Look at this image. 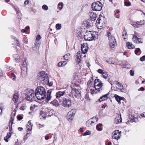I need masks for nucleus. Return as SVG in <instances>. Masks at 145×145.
<instances>
[{"label":"nucleus","instance_id":"09e8293b","mask_svg":"<svg viewBox=\"0 0 145 145\" xmlns=\"http://www.w3.org/2000/svg\"><path fill=\"white\" fill-rule=\"evenodd\" d=\"M70 56V55L69 54H66L63 57L64 59L65 60H68Z\"/></svg>","mask_w":145,"mask_h":145},{"label":"nucleus","instance_id":"412c9836","mask_svg":"<svg viewBox=\"0 0 145 145\" xmlns=\"http://www.w3.org/2000/svg\"><path fill=\"white\" fill-rule=\"evenodd\" d=\"M115 123L116 124H118L122 122V119L121 118V115L119 114L118 117H117L115 118L114 120Z\"/></svg>","mask_w":145,"mask_h":145},{"label":"nucleus","instance_id":"4d7b16f0","mask_svg":"<svg viewBox=\"0 0 145 145\" xmlns=\"http://www.w3.org/2000/svg\"><path fill=\"white\" fill-rule=\"evenodd\" d=\"M101 20V19H100V18H99L96 21V23L98 24H100V23Z\"/></svg>","mask_w":145,"mask_h":145},{"label":"nucleus","instance_id":"3c124183","mask_svg":"<svg viewBox=\"0 0 145 145\" xmlns=\"http://www.w3.org/2000/svg\"><path fill=\"white\" fill-rule=\"evenodd\" d=\"M124 67L128 69H130L131 67V65L129 64H127L125 65Z\"/></svg>","mask_w":145,"mask_h":145},{"label":"nucleus","instance_id":"72a5a7b5","mask_svg":"<svg viewBox=\"0 0 145 145\" xmlns=\"http://www.w3.org/2000/svg\"><path fill=\"white\" fill-rule=\"evenodd\" d=\"M41 38V37L39 35H38L36 37V40H35V42H40L41 43V42L40 41V39Z\"/></svg>","mask_w":145,"mask_h":145},{"label":"nucleus","instance_id":"680f3d73","mask_svg":"<svg viewBox=\"0 0 145 145\" xmlns=\"http://www.w3.org/2000/svg\"><path fill=\"white\" fill-rule=\"evenodd\" d=\"M29 3V0H26L24 2V5H27Z\"/></svg>","mask_w":145,"mask_h":145},{"label":"nucleus","instance_id":"a211bd4d","mask_svg":"<svg viewBox=\"0 0 145 145\" xmlns=\"http://www.w3.org/2000/svg\"><path fill=\"white\" fill-rule=\"evenodd\" d=\"M40 43V42H35L34 44L33 47V50L35 51H37L39 49Z\"/></svg>","mask_w":145,"mask_h":145},{"label":"nucleus","instance_id":"79ce46f5","mask_svg":"<svg viewBox=\"0 0 145 145\" xmlns=\"http://www.w3.org/2000/svg\"><path fill=\"white\" fill-rule=\"evenodd\" d=\"M57 29L60 30L61 28V24H57L56 25Z\"/></svg>","mask_w":145,"mask_h":145},{"label":"nucleus","instance_id":"e433bc0d","mask_svg":"<svg viewBox=\"0 0 145 145\" xmlns=\"http://www.w3.org/2000/svg\"><path fill=\"white\" fill-rule=\"evenodd\" d=\"M76 33H77L76 35L77 37H82V33L80 31H79L78 30H77L76 31Z\"/></svg>","mask_w":145,"mask_h":145},{"label":"nucleus","instance_id":"6e6d98bb","mask_svg":"<svg viewBox=\"0 0 145 145\" xmlns=\"http://www.w3.org/2000/svg\"><path fill=\"white\" fill-rule=\"evenodd\" d=\"M17 119L19 120H21L23 119L22 117L20 115L18 116H17Z\"/></svg>","mask_w":145,"mask_h":145},{"label":"nucleus","instance_id":"e2e57ef3","mask_svg":"<svg viewBox=\"0 0 145 145\" xmlns=\"http://www.w3.org/2000/svg\"><path fill=\"white\" fill-rule=\"evenodd\" d=\"M3 109V108L2 106H0V115H2V113Z\"/></svg>","mask_w":145,"mask_h":145},{"label":"nucleus","instance_id":"bf43d9fd","mask_svg":"<svg viewBox=\"0 0 145 145\" xmlns=\"http://www.w3.org/2000/svg\"><path fill=\"white\" fill-rule=\"evenodd\" d=\"M122 63V61H118V62H116V64L117 65H120Z\"/></svg>","mask_w":145,"mask_h":145},{"label":"nucleus","instance_id":"2eb2a0df","mask_svg":"<svg viewBox=\"0 0 145 145\" xmlns=\"http://www.w3.org/2000/svg\"><path fill=\"white\" fill-rule=\"evenodd\" d=\"M27 63L25 61L23 63L21 68V73L22 76H25L27 74Z\"/></svg>","mask_w":145,"mask_h":145},{"label":"nucleus","instance_id":"0eeeda50","mask_svg":"<svg viewBox=\"0 0 145 145\" xmlns=\"http://www.w3.org/2000/svg\"><path fill=\"white\" fill-rule=\"evenodd\" d=\"M98 120L97 116L93 117L92 118L87 121L86 123V125L87 127H89L96 124Z\"/></svg>","mask_w":145,"mask_h":145},{"label":"nucleus","instance_id":"39448f33","mask_svg":"<svg viewBox=\"0 0 145 145\" xmlns=\"http://www.w3.org/2000/svg\"><path fill=\"white\" fill-rule=\"evenodd\" d=\"M54 113V112L53 110L49 109L48 108H43L40 112V115L42 116L43 118H45V116H50Z\"/></svg>","mask_w":145,"mask_h":145},{"label":"nucleus","instance_id":"58836bf2","mask_svg":"<svg viewBox=\"0 0 145 145\" xmlns=\"http://www.w3.org/2000/svg\"><path fill=\"white\" fill-rule=\"evenodd\" d=\"M61 6V7H58V8L60 10H61L63 8V3L60 2L58 3V6Z\"/></svg>","mask_w":145,"mask_h":145},{"label":"nucleus","instance_id":"4c0bfd02","mask_svg":"<svg viewBox=\"0 0 145 145\" xmlns=\"http://www.w3.org/2000/svg\"><path fill=\"white\" fill-rule=\"evenodd\" d=\"M102 76L103 78H104L106 79L107 78V77H108V75L107 74V72H104L102 74Z\"/></svg>","mask_w":145,"mask_h":145},{"label":"nucleus","instance_id":"6e6552de","mask_svg":"<svg viewBox=\"0 0 145 145\" xmlns=\"http://www.w3.org/2000/svg\"><path fill=\"white\" fill-rule=\"evenodd\" d=\"M101 80L99 79H95L94 80V86L96 90L100 91L102 90L103 83L101 82Z\"/></svg>","mask_w":145,"mask_h":145},{"label":"nucleus","instance_id":"69168bd1","mask_svg":"<svg viewBox=\"0 0 145 145\" xmlns=\"http://www.w3.org/2000/svg\"><path fill=\"white\" fill-rule=\"evenodd\" d=\"M20 109L21 110H24L25 109V106H22L20 108Z\"/></svg>","mask_w":145,"mask_h":145},{"label":"nucleus","instance_id":"a19ab883","mask_svg":"<svg viewBox=\"0 0 145 145\" xmlns=\"http://www.w3.org/2000/svg\"><path fill=\"white\" fill-rule=\"evenodd\" d=\"M10 78H12V80L13 81H14L16 80V76L15 74L13 73H11V74Z\"/></svg>","mask_w":145,"mask_h":145},{"label":"nucleus","instance_id":"052dcab7","mask_svg":"<svg viewBox=\"0 0 145 145\" xmlns=\"http://www.w3.org/2000/svg\"><path fill=\"white\" fill-rule=\"evenodd\" d=\"M63 63H62V62H59L58 63V66L59 67H62L63 66Z\"/></svg>","mask_w":145,"mask_h":145},{"label":"nucleus","instance_id":"9d476101","mask_svg":"<svg viewBox=\"0 0 145 145\" xmlns=\"http://www.w3.org/2000/svg\"><path fill=\"white\" fill-rule=\"evenodd\" d=\"M80 93V90L74 88L72 89L71 92L73 98L75 97L77 98H79L81 96V94Z\"/></svg>","mask_w":145,"mask_h":145},{"label":"nucleus","instance_id":"864d4df0","mask_svg":"<svg viewBox=\"0 0 145 145\" xmlns=\"http://www.w3.org/2000/svg\"><path fill=\"white\" fill-rule=\"evenodd\" d=\"M130 73L131 75V76H133L134 75V71L132 70H131L130 71Z\"/></svg>","mask_w":145,"mask_h":145},{"label":"nucleus","instance_id":"dca6fc26","mask_svg":"<svg viewBox=\"0 0 145 145\" xmlns=\"http://www.w3.org/2000/svg\"><path fill=\"white\" fill-rule=\"evenodd\" d=\"M87 44H84L81 45V51L82 53L85 54L88 51V47Z\"/></svg>","mask_w":145,"mask_h":145},{"label":"nucleus","instance_id":"473e14b6","mask_svg":"<svg viewBox=\"0 0 145 145\" xmlns=\"http://www.w3.org/2000/svg\"><path fill=\"white\" fill-rule=\"evenodd\" d=\"M145 23V21L144 20H142L136 22V24L137 25H142L144 24Z\"/></svg>","mask_w":145,"mask_h":145},{"label":"nucleus","instance_id":"8fccbe9b","mask_svg":"<svg viewBox=\"0 0 145 145\" xmlns=\"http://www.w3.org/2000/svg\"><path fill=\"white\" fill-rule=\"evenodd\" d=\"M124 4L126 6H130L131 5V3L129 1H125L124 2Z\"/></svg>","mask_w":145,"mask_h":145},{"label":"nucleus","instance_id":"aec40b11","mask_svg":"<svg viewBox=\"0 0 145 145\" xmlns=\"http://www.w3.org/2000/svg\"><path fill=\"white\" fill-rule=\"evenodd\" d=\"M19 98L18 93H15L13 95L12 100L14 103H16L18 101V98Z\"/></svg>","mask_w":145,"mask_h":145},{"label":"nucleus","instance_id":"c03bdc74","mask_svg":"<svg viewBox=\"0 0 145 145\" xmlns=\"http://www.w3.org/2000/svg\"><path fill=\"white\" fill-rule=\"evenodd\" d=\"M91 134V132L89 130H87L83 134V136H86L87 135H89Z\"/></svg>","mask_w":145,"mask_h":145},{"label":"nucleus","instance_id":"2f4dec72","mask_svg":"<svg viewBox=\"0 0 145 145\" xmlns=\"http://www.w3.org/2000/svg\"><path fill=\"white\" fill-rule=\"evenodd\" d=\"M122 36L123 38L124 39V40H126V39L127 38V33L125 30L123 31Z\"/></svg>","mask_w":145,"mask_h":145},{"label":"nucleus","instance_id":"f8f14e48","mask_svg":"<svg viewBox=\"0 0 145 145\" xmlns=\"http://www.w3.org/2000/svg\"><path fill=\"white\" fill-rule=\"evenodd\" d=\"M76 112L75 109H72L68 113L67 118L69 121H71L73 118Z\"/></svg>","mask_w":145,"mask_h":145},{"label":"nucleus","instance_id":"b1692460","mask_svg":"<svg viewBox=\"0 0 145 145\" xmlns=\"http://www.w3.org/2000/svg\"><path fill=\"white\" fill-rule=\"evenodd\" d=\"M114 97H115L116 100L118 103H120V101L121 100H123L125 99V98L124 97H120L116 94H115L114 95Z\"/></svg>","mask_w":145,"mask_h":145},{"label":"nucleus","instance_id":"bb28decb","mask_svg":"<svg viewBox=\"0 0 145 145\" xmlns=\"http://www.w3.org/2000/svg\"><path fill=\"white\" fill-rule=\"evenodd\" d=\"M89 15L90 16L91 19L92 20H95L96 18V14H95L93 12H90Z\"/></svg>","mask_w":145,"mask_h":145},{"label":"nucleus","instance_id":"cd10ccee","mask_svg":"<svg viewBox=\"0 0 145 145\" xmlns=\"http://www.w3.org/2000/svg\"><path fill=\"white\" fill-rule=\"evenodd\" d=\"M88 20H86L84 21L83 25L86 27V28H89L91 26V23L89 22Z\"/></svg>","mask_w":145,"mask_h":145},{"label":"nucleus","instance_id":"a878e982","mask_svg":"<svg viewBox=\"0 0 145 145\" xmlns=\"http://www.w3.org/2000/svg\"><path fill=\"white\" fill-rule=\"evenodd\" d=\"M65 91H58L56 93V97L57 98L60 97L64 95L65 94Z\"/></svg>","mask_w":145,"mask_h":145},{"label":"nucleus","instance_id":"a18cd8bd","mask_svg":"<svg viewBox=\"0 0 145 145\" xmlns=\"http://www.w3.org/2000/svg\"><path fill=\"white\" fill-rule=\"evenodd\" d=\"M43 9L45 10H47L48 9V7L46 5H44L42 7Z\"/></svg>","mask_w":145,"mask_h":145},{"label":"nucleus","instance_id":"7ed1b4c3","mask_svg":"<svg viewBox=\"0 0 145 145\" xmlns=\"http://www.w3.org/2000/svg\"><path fill=\"white\" fill-rule=\"evenodd\" d=\"M107 34L108 37L109 44L112 50H114L116 46V42L115 37L112 35L109 32H107Z\"/></svg>","mask_w":145,"mask_h":145},{"label":"nucleus","instance_id":"423d86ee","mask_svg":"<svg viewBox=\"0 0 145 145\" xmlns=\"http://www.w3.org/2000/svg\"><path fill=\"white\" fill-rule=\"evenodd\" d=\"M91 7L94 11H100L102 9V4L100 1L94 2L92 4Z\"/></svg>","mask_w":145,"mask_h":145},{"label":"nucleus","instance_id":"0e129e2a","mask_svg":"<svg viewBox=\"0 0 145 145\" xmlns=\"http://www.w3.org/2000/svg\"><path fill=\"white\" fill-rule=\"evenodd\" d=\"M9 138H8V137L6 136L4 138V140H5V141L7 142H8V139Z\"/></svg>","mask_w":145,"mask_h":145},{"label":"nucleus","instance_id":"f03ea898","mask_svg":"<svg viewBox=\"0 0 145 145\" xmlns=\"http://www.w3.org/2000/svg\"><path fill=\"white\" fill-rule=\"evenodd\" d=\"M98 33L94 31H86L84 35V38L85 40L89 41L95 40L98 39Z\"/></svg>","mask_w":145,"mask_h":145},{"label":"nucleus","instance_id":"5701e85b","mask_svg":"<svg viewBox=\"0 0 145 145\" xmlns=\"http://www.w3.org/2000/svg\"><path fill=\"white\" fill-rule=\"evenodd\" d=\"M108 93L100 97V98L99 99V102H101L102 101H103L107 99H108Z\"/></svg>","mask_w":145,"mask_h":145},{"label":"nucleus","instance_id":"338daca9","mask_svg":"<svg viewBox=\"0 0 145 145\" xmlns=\"http://www.w3.org/2000/svg\"><path fill=\"white\" fill-rule=\"evenodd\" d=\"M39 127L40 129L42 128L44 126V124L41 125V124H39Z\"/></svg>","mask_w":145,"mask_h":145},{"label":"nucleus","instance_id":"c756f323","mask_svg":"<svg viewBox=\"0 0 145 145\" xmlns=\"http://www.w3.org/2000/svg\"><path fill=\"white\" fill-rule=\"evenodd\" d=\"M50 103L56 106H58L59 105V103L58 101L56 99L53 100Z\"/></svg>","mask_w":145,"mask_h":145},{"label":"nucleus","instance_id":"ddd939ff","mask_svg":"<svg viewBox=\"0 0 145 145\" xmlns=\"http://www.w3.org/2000/svg\"><path fill=\"white\" fill-rule=\"evenodd\" d=\"M62 105L65 107H69L71 105V100L67 99L64 98L62 103Z\"/></svg>","mask_w":145,"mask_h":145},{"label":"nucleus","instance_id":"c85d7f7f","mask_svg":"<svg viewBox=\"0 0 145 145\" xmlns=\"http://www.w3.org/2000/svg\"><path fill=\"white\" fill-rule=\"evenodd\" d=\"M14 120V117L11 116L10 120V121L9 123V128L10 131V129L12 128V125L13 124V121Z\"/></svg>","mask_w":145,"mask_h":145},{"label":"nucleus","instance_id":"9b49d317","mask_svg":"<svg viewBox=\"0 0 145 145\" xmlns=\"http://www.w3.org/2000/svg\"><path fill=\"white\" fill-rule=\"evenodd\" d=\"M48 76L47 74L44 71L41 72L40 76L39 77L40 78L42 79L41 81H43L44 82H49V80L48 79Z\"/></svg>","mask_w":145,"mask_h":145},{"label":"nucleus","instance_id":"37998d69","mask_svg":"<svg viewBox=\"0 0 145 145\" xmlns=\"http://www.w3.org/2000/svg\"><path fill=\"white\" fill-rule=\"evenodd\" d=\"M74 79L77 80L78 78V73L77 72H75L73 76Z\"/></svg>","mask_w":145,"mask_h":145},{"label":"nucleus","instance_id":"7c9ffc66","mask_svg":"<svg viewBox=\"0 0 145 145\" xmlns=\"http://www.w3.org/2000/svg\"><path fill=\"white\" fill-rule=\"evenodd\" d=\"M93 80L94 79L93 77L90 78L89 80L88 81L87 83V85L88 87H91V86L93 84Z\"/></svg>","mask_w":145,"mask_h":145},{"label":"nucleus","instance_id":"13d9d810","mask_svg":"<svg viewBox=\"0 0 145 145\" xmlns=\"http://www.w3.org/2000/svg\"><path fill=\"white\" fill-rule=\"evenodd\" d=\"M11 136V133L10 132H9L7 133V135L6 136L8 138H10Z\"/></svg>","mask_w":145,"mask_h":145},{"label":"nucleus","instance_id":"5fc2aeb1","mask_svg":"<svg viewBox=\"0 0 145 145\" xmlns=\"http://www.w3.org/2000/svg\"><path fill=\"white\" fill-rule=\"evenodd\" d=\"M97 72L99 73L102 74L104 72H103V70L102 69H99L98 70Z\"/></svg>","mask_w":145,"mask_h":145},{"label":"nucleus","instance_id":"774afa93","mask_svg":"<svg viewBox=\"0 0 145 145\" xmlns=\"http://www.w3.org/2000/svg\"><path fill=\"white\" fill-rule=\"evenodd\" d=\"M90 92L92 94H93L94 93L95 91L94 89H90Z\"/></svg>","mask_w":145,"mask_h":145},{"label":"nucleus","instance_id":"4468645a","mask_svg":"<svg viewBox=\"0 0 145 145\" xmlns=\"http://www.w3.org/2000/svg\"><path fill=\"white\" fill-rule=\"evenodd\" d=\"M132 39L133 42L137 44H142L143 43V41L140 38H138L137 35L135 34L132 35Z\"/></svg>","mask_w":145,"mask_h":145},{"label":"nucleus","instance_id":"4be33fe9","mask_svg":"<svg viewBox=\"0 0 145 145\" xmlns=\"http://www.w3.org/2000/svg\"><path fill=\"white\" fill-rule=\"evenodd\" d=\"M33 125L31 124V120H29L27 124L26 125V129L27 130V131H31L32 129Z\"/></svg>","mask_w":145,"mask_h":145},{"label":"nucleus","instance_id":"393cba45","mask_svg":"<svg viewBox=\"0 0 145 145\" xmlns=\"http://www.w3.org/2000/svg\"><path fill=\"white\" fill-rule=\"evenodd\" d=\"M126 44L127 47L128 49H133L135 48V46L131 42H127Z\"/></svg>","mask_w":145,"mask_h":145},{"label":"nucleus","instance_id":"c9c22d12","mask_svg":"<svg viewBox=\"0 0 145 145\" xmlns=\"http://www.w3.org/2000/svg\"><path fill=\"white\" fill-rule=\"evenodd\" d=\"M12 38L14 40H15L16 41L15 43L16 44H15V45H16L18 46H19L20 44L19 43V42L18 39H17L16 37L14 36L12 37Z\"/></svg>","mask_w":145,"mask_h":145},{"label":"nucleus","instance_id":"f3484780","mask_svg":"<svg viewBox=\"0 0 145 145\" xmlns=\"http://www.w3.org/2000/svg\"><path fill=\"white\" fill-rule=\"evenodd\" d=\"M75 60L76 62L78 63H79L80 62L81 59V56L80 54V52H77L76 55L75 56Z\"/></svg>","mask_w":145,"mask_h":145},{"label":"nucleus","instance_id":"f704fd0d","mask_svg":"<svg viewBox=\"0 0 145 145\" xmlns=\"http://www.w3.org/2000/svg\"><path fill=\"white\" fill-rule=\"evenodd\" d=\"M14 57H15V61L16 62H18L20 61V57L18 56L17 54H15L14 56Z\"/></svg>","mask_w":145,"mask_h":145},{"label":"nucleus","instance_id":"603ef678","mask_svg":"<svg viewBox=\"0 0 145 145\" xmlns=\"http://www.w3.org/2000/svg\"><path fill=\"white\" fill-rule=\"evenodd\" d=\"M140 59L142 61H145V56H144L142 57H140Z\"/></svg>","mask_w":145,"mask_h":145},{"label":"nucleus","instance_id":"ea45409f","mask_svg":"<svg viewBox=\"0 0 145 145\" xmlns=\"http://www.w3.org/2000/svg\"><path fill=\"white\" fill-rule=\"evenodd\" d=\"M102 126V124L101 123H99V124H97L96 126V128L99 131H101L102 130V128L98 129V128H97V127H98V126L101 127Z\"/></svg>","mask_w":145,"mask_h":145},{"label":"nucleus","instance_id":"20e7f679","mask_svg":"<svg viewBox=\"0 0 145 145\" xmlns=\"http://www.w3.org/2000/svg\"><path fill=\"white\" fill-rule=\"evenodd\" d=\"M26 99L28 101H31L34 99L35 95L34 90L33 89H27L25 91Z\"/></svg>","mask_w":145,"mask_h":145},{"label":"nucleus","instance_id":"49530a36","mask_svg":"<svg viewBox=\"0 0 145 145\" xmlns=\"http://www.w3.org/2000/svg\"><path fill=\"white\" fill-rule=\"evenodd\" d=\"M135 119L136 118H135L134 116H131V118L130 122H135Z\"/></svg>","mask_w":145,"mask_h":145},{"label":"nucleus","instance_id":"de8ad7c7","mask_svg":"<svg viewBox=\"0 0 145 145\" xmlns=\"http://www.w3.org/2000/svg\"><path fill=\"white\" fill-rule=\"evenodd\" d=\"M140 51V50L139 48H137L135 49V54L137 55L138 52Z\"/></svg>","mask_w":145,"mask_h":145},{"label":"nucleus","instance_id":"6ab92c4d","mask_svg":"<svg viewBox=\"0 0 145 145\" xmlns=\"http://www.w3.org/2000/svg\"><path fill=\"white\" fill-rule=\"evenodd\" d=\"M12 7L15 9V10L16 12V14H18V15H19V16L18 17V18L19 19L20 18L21 16V14L20 12L19 8L17 6H15L13 5H12Z\"/></svg>","mask_w":145,"mask_h":145},{"label":"nucleus","instance_id":"1a4fd4ad","mask_svg":"<svg viewBox=\"0 0 145 145\" xmlns=\"http://www.w3.org/2000/svg\"><path fill=\"white\" fill-rule=\"evenodd\" d=\"M121 132L118 130H116L114 131L112 134V137L113 139L118 140L121 136Z\"/></svg>","mask_w":145,"mask_h":145},{"label":"nucleus","instance_id":"f257e3e1","mask_svg":"<svg viewBox=\"0 0 145 145\" xmlns=\"http://www.w3.org/2000/svg\"><path fill=\"white\" fill-rule=\"evenodd\" d=\"M36 91L35 96L39 100L44 99L46 98V100L49 101L52 97L51 95L52 92L51 89L48 90L47 93L44 88L40 86L37 87Z\"/></svg>","mask_w":145,"mask_h":145}]
</instances>
